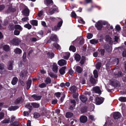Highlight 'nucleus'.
I'll list each match as a JSON object with an SVG mask.
<instances>
[{
	"label": "nucleus",
	"instance_id": "nucleus-1",
	"mask_svg": "<svg viewBox=\"0 0 126 126\" xmlns=\"http://www.w3.org/2000/svg\"><path fill=\"white\" fill-rule=\"evenodd\" d=\"M70 90L71 93L73 94V96L74 98L77 100L78 95V93L77 92V88L75 86H73L70 87Z\"/></svg>",
	"mask_w": 126,
	"mask_h": 126
},
{
	"label": "nucleus",
	"instance_id": "nucleus-2",
	"mask_svg": "<svg viewBox=\"0 0 126 126\" xmlns=\"http://www.w3.org/2000/svg\"><path fill=\"white\" fill-rule=\"evenodd\" d=\"M107 22L103 21H99L95 24V26L98 30H100L102 28L103 25H105Z\"/></svg>",
	"mask_w": 126,
	"mask_h": 126
},
{
	"label": "nucleus",
	"instance_id": "nucleus-3",
	"mask_svg": "<svg viewBox=\"0 0 126 126\" xmlns=\"http://www.w3.org/2000/svg\"><path fill=\"white\" fill-rule=\"evenodd\" d=\"M21 42L20 40L18 38H14L11 41L10 43L13 45L15 46H17Z\"/></svg>",
	"mask_w": 126,
	"mask_h": 126
},
{
	"label": "nucleus",
	"instance_id": "nucleus-4",
	"mask_svg": "<svg viewBox=\"0 0 126 126\" xmlns=\"http://www.w3.org/2000/svg\"><path fill=\"white\" fill-rule=\"evenodd\" d=\"M104 100V98L102 97H97L96 98V105H99L102 104Z\"/></svg>",
	"mask_w": 126,
	"mask_h": 126
},
{
	"label": "nucleus",
	"instance_id": "nucleus-5",
	"mask_svg": "<svg viewBox=\"0 0 126 126\" xmlns=\"http://www.w3.org/2000/svg\"><path fill=\"white\" fill-rule=\"evenodd\" d=\"M60 19V21L58 23L57 26L55 27L54 29V30L56 31L60 29V28L61 26L63 23L62 20L61 19Z\"/></svg>",
	"mask_w": 126,
	"mask_h": 126
},
{
	"label": "nucleus",
	"instance_id": "nucleus-6",
	"mask_svg": "<svg viewBox=\"0 0 126 126\" xmlns=\"http://www.w3.org/2000/svg\"><path fill=\"white\" fill-rule=\"evenodd\" d=\"M93 91L94 93L98 94L99 95L101 94V91L98 87H94L93 89Z\"/></svg>",
	"mask_w": 126,
	"mask_h": 126
},
{
	"label": "nucleus",
	"instance_id": "nucleus-7",
	"mask_svg": "<svg viewBox=\"0 0 126 126\" xmlns=\"http://www.w3.org/2000/svg\"><path fill=\"white\" fill-rule=\"evenodd\" d=\"M5 70L3 64L0 63V73L3 74L5 73Z\"/></svg>",
	"mask_w": 126,
	"mask_h": 126
},
{
	"label": "nucleus",
	"instance_id": "nucleus-8",
	"mask_svg": "<svg viewBox=\"0 0 126 126\" xmlns=\"http://www.w3.org/2000/svg\"><path fill=\"white\" fill-rule=\"evenodd\" d=\"M67 62L63 60L62 59L59 60L58 62V64L60 66H63L66 64Z\"/></svg>",
	"mask_w": 126,
	"mask_h": 126
},
{
	"label": "nucleus",
	"instance_id": "nucleus-9",
	"mask_svg": "<svg viewBox=\"0 0 126 126\" xmlns=\"http://www.w3.org/2000/svg\"><path fill=\"white\" fill-rule=\"evenodd\" d=\"M24 15L26 16L29 15V9L27 7L25 8L22 12Z\"/></svg>",
	"mask_w": 126,
	"mask_h": 126
},
{
	"label": "nucleus",
	"instance_id": "nucleus-10",
	"mask_svg": "<svg viewBox=\"0 0 126 126\" xmlns=\"http://www.w3.org/2000/svg\"><path fill=\"white\" fill-rule=\"evenodd\" d=\"M87 120V117L85 116H81L80 118V122L82 123L86 122Z\"/></svg>",
	"mask_w": 126,
	"mask_h": 126
},
{
	"label": "nucleus",
	"instance_id": "nucleus-11",
	"mask_svg": "<svg viewBox=\"0 0 126 126\" xmlns=\"http://www.w3.org/2000/svg\"><path fill=\"white\" fill-rule=\"evenodd\" d=\"M58 67L57 64L55 63H54L52 65V69L55 73H57L58 71Z\"/></svg>",
	"mask_w": 126,
	"mask_h": 126
},
{
	"label": "nucleus",
	"instance_id": "nucleus-12",
	"mask_svg": "<svg viewBox=\"0 0 126 126\" xmlns=\"http://www.w3.org/2000/svg\"><path fill=\"white\" fill-rule=\"evenodd\" d=\"M28 73L27 69V68L25 69H23L20 73V75L22 77L26 75Z\"/></svg>",
	"mask_w": 126,
	"mask_h": 126
},
{
	"label": "nucleus",
	"instance_id": "nucleus-13",
	"mask_svg": "<svg viewBox=\"0 0 126 126\" xmlns=\"http://www.w3.org/2000/svg\"><path fill=\"white\" fill-rule=\"evenodd\" d=\"M121 115L120 113L118 112L114 113L113 115L114 118L115 119H117L120 117Z\"/></svg>",
	"mask_w": 126,
	"mask_h": 126
},
{
	"label": "nucleus",
	"instance_id": "nucleus-14",
	"mask_svg": "<svg viewBox=\"0 0 126 126\" xmlns=\"http://www.w3.org/2000/svg\"><path fill=\"white\" fill-rule=\"evenodd\" d=\"M50 113L49 112L48 110H44L43 111V115L45 116L48 118H49L50 117L49 114Z\"/></svg>",
	"mask_w": 126,
	"mask_h": 126
},
{
	"label": "nucleus",
	"instance_id": "nucleus-15",
	"mask_svg": "<svg viewBox=\"0 0 126 126\" xmlns=\"http://www.w3.org/2000/svg\"><path fill=\"white\" fill-rule=\"evenodd\" d=\"M71 102L72 104L71 106L70 107V109L71 110H72L73 108L76 105V102L74 100H71Z\"/></svg>",
	"mask_w": 126,
	"mask_h": 126
},
{
	"label": "nucleus",
	"instance_id": "nucleus-16",
	"mask_svg": "<svg viewBox=\"0 0 126 126\" xmlns=\"http://www.w3.org/2000/svg\"><path fill=\"white\" fill-rule=\"evenodd\" d=\"M79 98L81 101L83 102H85L87 100V98L85 96L82 95L80 96Z\"/></svg>",
	"mask_w": 126,
	"mask_h": 126
},
{
	"label": "nucleus",
	"instance_id": "nucleus-17",
	"mask_svg": "<svg viewBox=\"0 0 126 126\" xmlns=\"http://www.w3.org/2000/svg\"><path fill=\"white\" fill-rule=\"evenodd\" d=\"M15 9L12 8V5L8 6V10L7 11V13H9L10 12H13L15 11Z\"/></svg>",
	"mask_w": 126,
	"mask_h": 126
},
{
	"label": "nucleus",
	"instance_id": "nucleus-18",
	"mask_svg": "<svg viewBox=\"0 0 126 126\" xmlns=\"http://www.w3.org/2000/svg\"><path fill=\"white\" fill-rule=\"evenodd\" d=\"M66 69L65 67H63L61 68L59 70L60 74L62 75H63L65 73V70Z\"/></svg>",
	"mask_w": 126,
	"mask_h": 126
},
{
	"label": "nucleus",
	"instance_id": "nucleus-19",
	"mask_svg": "<svg viewBox=\"0 0 126 126\" xmlns=\"http://www.w3.org/2000/svg\"><path fill=\"white\" fill-rule=\"evenodd\" d=\"M13 62H9L7 66V69L9 70H11L13 68Z\"/></svg>",
	"mask_w": 126,
	"mask_h": 126
},
{
	"label": "nucleus",
	"instance_id": "nucleus-20",
	"mask_svg": "<svg viewBox=\"0 0 126 126\" xmlns=\"http://www.w3.org/2000/svg\"><path fill=\"white\" fill-rule=\"evenodd\" d=\"M22 50L18 48H16L14 50V52L16 54H20L22 52Z\"/></svg>",
	"mask_w": 126,
	"mask_h": 126
},
{
	"label": "nucleus",
	"instance_id": "nucleus-21",
	"mask_svg": "<svg viewBox=\"0 0 126 126\" xmlns=\"http://www.w3.org/2000/svg\"><path fill=\"white\" fill-rule=\"evenodd\" d=\"M32 97H33L36 100H40L41 98V96L38 95L36 94H34L32 95Z\"/></svg>",
	"mask_w": 126,
	"mask_h": 126
},
{
	"label": "nucleus",
	"instance_id": "nucleus-22",
	"mask_svg": "<svg viewBox=\"0 0 126 126\" xmlns=\"http://www.w3.org/2000/svg\"><path fill=\"white\" fill-rule=\"evenodd\" d=\"M76 71L79 73H80L82 71V68L79 66L76 67Z\"/></svg>",
	"mask_w": 126,
	"mask_h": 126
},
{
	"label": "nucleus",
	"instance_id": "nucleus-23",
	"mask_svg": "<svg viewBox=\"0 0 126 126\" xmlns=\"http://www.w3.org/2000/svg\"><path fill=\"white\" fill-rule=\"evenodd\" d=\"M18 80V79L16 77L14 78L11 82L12 84L14 85H15L17 83Z\"/></svg>",
	"mask_w": 126,
	"mask_h": 126
},
{
	"label": "nucleus",
	"instance_id": "nucleus-24",
	"mask_svg": "<svg viewBox=\"0 0 126 126\" xmlns=\"http://www.w3.org/2000/svg\"><path fill=\"white\" fill-rule=\"evenodd\" d=\"M30 23L32 25L35 26H37L38 25L37 21L36 20H32L30 22Z\"/></svg>",
	"mask_w": 126,
	"mask_h": 126
},
{
	"label": "nucleus",
	"instance_id": "nucleus-25",
	"mask_svg": "<svg viewBox=\"0 0 126 126\" xmlns=\"http://www.w3.org/2000/svg\"><path fill=\"white\" fill-rule=\"evenodd\" d=\"M64 57L65 59H68L69 57L70 53L69 52H67L63 53Z\"/></svg>",
	"mask_w": 126,
	"mask_h": 126
},
{
	"label": "nucleus",
	"instance_id": "nucleus-26",
	"mask_svg": "<svg viewBox=\"0 0 126 126\" xmlns=\"http://www.w3.org/2000/svg\"><path fill=\"white\" fill-rule=\"evenodd\" d=\"M32 83V81L31 80H28L27 83V90L29 89L30 88Z\"/></svg>",
	"mask_w": 126,
	"mask_h": 126
},
{
	"label": "nucleus",
	"instance_id": "nucleus-27",
	"mask_svg": "<svg viewBox=\"0 0 126 126\" xmlns=\"http://www.w3.org/2000/svg\"><path fill=\"white\" fill-rule=\"evenodd\" d=\"M3 50L6 51H8L10 50V47L9 46L7 45H5L3 47Z\"/></svg>",
	"mask_w": 126,
	"mask_h": 126
},
{
	"label": "nucleus",
	"instance_id": "nucleus-28",
	"mask_svg": "<svg viewBox=\"0 0 126 126\" xmlns=\"http://www.w3.org/2000/svg\"><path fill=\"white\" fill-rule=\"evenodd\" d=\"M18 108V107L17 106H11L8 108V110L10 111L15 110Z\"/></svg>",
	"mask_w": 126,
	"mask_h": 126
},
{
	"label": "nucleus",
	"instance_id": "nucleus-29",
	"mask_svg": "<svg viewBox=\"0 0 126 126\" xmlns=\"http://www.w3.org/2000/svg\"><path fill=\"white\" fill-rule=\"evenodd\" d=\"M98 42V41L97 40L95 39H92L90 40V43L92 44L95 45L97 44Z\"/></svg>",
	"mask_w": 126,
	"mask_h": 126
},
{
	"label": "nucleus",
	"instance_id": "nucleus-30",
	"mask_svg": "<svg viewBox=\"0 0 126 126\" xmlns=\"http://www.w3.org/2000/svg\"><path fill=\"white\" fill-rule=\"evenodd\" d=\"M31 104L34 108H38L39 106V104L35 103H31Z\"/></svg>",
	"mask_w": 126,
	"mask_h": 126
},
{
	"label": "nucleus",
	"instance_id": "nucleus-31",
	"mask_svg": "<svg viewBox=\"0 0 126 126\" xmlns=\"http://www.w3.org/2000/svg\"><path fill=\"white\" fill-rule=\"evenodd\" d=\"M44 2L45 4H47V5H48L52 3L53 2L52 0H44Z\"/></svg>",
	"mask_w": 126,
	"mask_h": 126
},
{
	"label": "nucleus",
	"instance_id": "nucleus-32",
	"mask_svg": "<svg viewBox=\"0 0 126 126\" xmlns=\"http://www.w3.org/2000/svg\"><path fill=\"white\" fill-rule=\"evenodd\" d=\"M75 60L77 61H79L80 59V57L79 55L78 54H76L75 55L74 57Z\"/></svg>",
	"mask_w": 126,
	"mask_h": 126
},
{
	"label": "nucleus",
	"instance_id": "nucleus-33",
	"mask_svg": "<svg viewBox=\"0 0 126 126\" xmlns=\"http://www.w3.org/2000/svg\"><path fill=\"white\" fill-rule=\"evenodd\" d=\"M73 115V114L70 112H68L66 113V117L67 118H69L71 117Z\"/></svg>",
	"mask_w": 126,
	"mask_h": 126
},
{
	"label": "nucleus",
	"instance_id": "nucleus-34",
	"mask_svg": "<svg viewBox=\"0 0 126 126\" xmlns=\"http://www.w3.org/2000/svg\"><path fill=\"white\" fill-rule=\"evenodd\" d=\"M50 39L54 41H57V38L56 35H52L50 38Z\"/></svg>",
	"mask_w": 126,
	"mask_h": 126
},
{
	"label": "nucleus",
	"instance_id": "nucleus-35",
	"mask_svg": "<svg viewBox=\"0 0 126 126\" xmlns=\"http://www.w3.org/2000/svg\"><path fill=\"white\" fill-rule=\"evenodd\" d=\"M119 100L122 102H125L126 101V97H121L119 98Z\"/></svg>",
	"mask_w": 126,
	"mask_h": 126
},
{
	"label": "nucleus",
	"instance_id": "nucleus-36",
	"mask_svg": "<svg viewBox=\"0 0 126 126\" xmlns=\"http://www.w3.org/2000/svg\"><path fill=\"white\" fill-rule=\"evenodd\" d=\"M9 118H6L2 121V123H8L9 122Z\"/></svg>",
	"mask_w": 126,
	"mask_h": 126
},
{
	"label": "nucleus",
	"instance_id": "nucleus-37",
	"mask_svg": "<svg viewBox=\"0 0 126 126\" xmlns=\"http://www.w3.org/2000/svg\"><path fill=\"white\" fill-rule=\"evenodd\" d=\"M24 27L26 28H27L28 29H31L32 27V26L29 24H25L24 26Z\"/></svg>",
	"mask_w": 126,
	"mask_h": 126
},
{
	"label": "nucleus",
	"instance_id": "nucleus-38",
	"mask_svg": "<svg viewBox=\"0 0 126 126\" xmlns=\"http://www.w3.org/2000/svg\"><path fill=\"white\" fill-rule=\"evenodd\" d=\"M69 49L73 52H75L76 50V48L75 47L73 46H71L69 47Z\"/></svg>",
	"mask_w": 126,
	"mask_h": 126
},
{
	"label": "nucleus",
	"instance_id": "nucleus-39",
	"mask_svg": "<svg viewBox=\"0 0 126 126\" xmlns=\"http://www.w3.org/2000/svg\"><path fill=\"white\" fill-rule=\"evenodd\" d=\"M15 29H18L21 31L22 29V28L21 27V26L18 25H15Z\"/></svg>",
	"mask_w": 126,
	"mask_h": 126
},
{
	"label": "nucleus",
	"instance_id": "nucleus-40",
	"mask_svg": "<svg viewBox=\"0 0 126 126\" xmlns=\"http://www.w3.org/2000/svg\"><path fill=\"white\" fill-rule=\"evenodd\" d=\"M55 9L54 8L53 9H50L49 10L48 13L50 14H53L54 13V12L55 11Z\"/></svg>",
	"mask_w": 126,
	"mask_h": 126
},
{
	"label": "nucleus",
	"instance_id": "nucleus-41",
	"mask_svg": "<svg viewBox=\"0 0 126 126\" xmlns=\"http://www.w3.org/2000/svg\"><path fill=\"white\" fill-rule=\"evenodd\" d=\"M21 100V98H19L17 99L15 101V103L16 104H17L19 103Z\"/></svg>",
	"mask_w": 126,
	"mask_h": 126
},
{
	"label": "nucleus",
	"instance_id": "nucleus-42",
	"mask_svg": "<svg viewBox=\"0 0 126 126\" xmlns=\"http://www.w3.org/2000/svg\"><path fill=\"white\" fill-rule=\"evenodd\" d=\"M53 46L57 49H60L61 47L57 43H55L54 44Z\"/></svg>",
	"mask_w": 126,
	"mask_h": 126
},
{
	"label": "nucleus",
	"instance_id": "nucleus-43",
	"mask_svg": "<svg viewBox=\"0 0 126 126\" xmlns=\"http://www.w3.org/2000/svg\"><path fill=\"white\" fill-rule=\"evenodd\" d=\"M93 74L94 76V77L95 78H97L98 76V72L96 70H95L93 72Z\"/></svg>",
	"mask_w": 126,
	"mask_h": 126
},
{
	"label": "nucleus",
	"instance_id": "nucleus-44",
	"mask_svg": "<svg viewBox=\"0 0 126 126\" xmlns=\"http://www.w3.org/2000/svg\"><path fill=\"white\" fill-rule=\"evenodd\" d=\"M47 55L51 59L54 56V54L52 53H47Z\"/></svg>",
	"mask_w": 126,
	"mask_h": 126
},
{
	"label": "nucleus",
	"instance_id": "nucleus-45",
	"mask_svg": "<svg viewBox=\"0 0 126 126\" xmlns=\"http://www.w3.org/2000/svg\"><path fill=\"white\" fill-rule=\"evenodd\" d=\"M90 81L91 83L93 84H94L96 83V82L95 80L93 78H91Z\"/></svg>",
	"mask_w": 126,
	"mask_h": 126
},
{
	"label": "nucleus",
	"instance_id": "nucleus-46",
	"mask_svg": "<svg viewBox=\"0 0 126 126\" xmlns=\"http://www.w3.org/2000/svg\"><path fill=\"white\" fill-rule=\"evenodd\" d=\"M106 49V50L109 52L111 51L112 50L111 47H110L108 45L107 46Z\"/></svg>",
	"mask_w": 126,
	"mask_h": 126
},
{
	"label": "nucleus",
	"instance_id": "nucleus-47",
	"mask_svg": "<svg viewBox=\"0 0 126 126\" xmlns=\"http://www.w3.org/2000/svg\"><path fill=\"white\" fill-rule=\"evenodd\" d=\"M26 107L29 109L30 111L32 109V106H31L30 104L29 103L28 104L26 105Z\"/></svg>",
	"mask_w": 126,
	"mask_h": 126
},
{
	"label": "nucleus",
	"instance_id": "nucleus-48",
	"mask_svg": "<svg viewBox=\"0 0 126 126\" xmlns=\"http://www.w3.org/2000/svg\"><path fill=\"white\" fill-rule=\"evenodd\" d=\"M45 82L46 84H48L49 83L51 82V80L49 78H46Z\"/></svg>",
	"mask_w": 126,
	"mask_h": 126
},
{
	"label": "nucleus",
	"instance_id": "nucleus-49",
	"mask_svg": "<svg viewBox=\"0 0 126 126\" xmlns=\"http://www.w3.org/2000/svg\"><path fill=\"white\" fill-rule=\"evenodd\" d=\"M101 63L100 62L98 63L96 65V68L97 69H99L101 67Z\"/></svg>",
	"mask_w": 126,
	"mask_h": 126
},
{
	"label": "nucleus",
	"instance_id": "nucleus-50",
	"mask_svg": "<svg viewBox=\"0 0 126 126\" xmlns=\"http://www.w3.org/2000/svg\"><path fill=\"white\" fill-rule=\"evenodd\" d=\"M38 34L39 35V36L40 37L38 39V40L40 39L41 37H42V35L43 34V32L42 31H41L39 32H38Z\"/></svg>",
	"mask_w": 126,
	"mask_h": 126
},
{
	"label": "nucleus",
	"instance_id": "nucleus-51",
	"mask_svg": "<svg viewBox=\"0 0 126 126\" xmlns=\"http://www.w3.org/2000/svg\"><path fill=\"white\" fill-rule=\"evenodd\" d=\"M11 126H18V123L17 122H15L12 124L11 123Z\"/></svg>",
	"mask_w": 126,
	"mask_h": 126
},
{
	"label": "nucleus",
	"instance_id": "nucleus-52",
	"mask_svg": "<svg viewBox=\"0 0 126 126\" xmlns=\"http://www.w3.org/2000/svg\"><path fill=\"white\" fill-rule=\"evenodd\" d=\"M85 57H82L81 60L80 62V63L81 64H84L85 60Z\"/></svg>",
	"mask_w": 126,
	"mask_h": 126
},
{
	"label": "nucleus",
	"instance_id": "nucleus-53",
	"mask_svg": "<svg viewBox=\"0 0 126 126\" xmlns=\"http://www.w3.org/2000/svg\"><path fill=\"white\" fill-rule=\"evenodd\" d=\"M40 116V114L38 113H35L34 114V117L35 118H38Z\"/></svg>",
	"mask_w": 126,
	"mask_h": 126
},
{
	"label": "nucleus",
	"instance_id": "nucleus-54",
	"mask_svg": "<svg viewBox=\"0 0 126 126\" xmlns=\"http://www.w3.org/2000/svg\"><path fill=\"white\" fill-rule=\"evenodd\" d=\"M78 21L80 23L84 24L85 23V22L81 18H79L78 20Z\"/></svg>",
	"mask_w": 126,
	"mask_h": 126
},
{
	"label": "nucleus",
	"instance_id": "nucleus-55",
	"mask_svg": "<svg viewBox=\"0 0 126 126\" xmlns=\"http://www.w3.org/2000/svg\"><path fill=\"white\" fill-rule=\"evenodd\" d=\"M93 36V34L91 33H88L87 36V38L88 39L91 38Z\"/></svg>",
	"mask_w": 126,
	"mask_h": 126
},
{
	"label": "nucleus",
	"instance_id": "nucleus-56",
	"mask_svg": "<svg viewBox=\"0 0 126 126\" xmlns=\"http://www.w3.org/2000/svg\"><path fill=\"white\" fill-rule=\"evenodd\" d=\"M107 41L108 42H110L111 43V38H110L109 36H107L106 37Z\"/></svg>",
	"mask_w": 126,
	"mask_h": 126
},
{
	"label": "nucleus",
	"instance_id": "nucleus-57",
	"mask_svg": "<svg viewBox=\"0 0 126 126\" xmlns=\"http://www.w3.org/2000/svg\"><path fill=\"white\" fill-rule=\"evenodd\" d=\"M46 86V84L45 83H42L39 85V87L43 88L45 87Z\"/></svg>",
	"mask_w": 126,
	"mask_h": 126
},
{
	"label": "nucleus",
	"instance_id": "nucleus-58",
	"mask_svg": "<svg viewBox=\"0 0 126 126\" xmlns=\"http://www.w3.org/2000/svg\"><path fill=\"white\" fill-rule=\"evenodd\" d=\"M89 118L92 121H94L95 120V119L94 118V116L92 115H89Z\"/></svg>",
	"mask_w": 126,
	"mask_h": 126
},
{
	"label": "nucleus",
	"instance_id": "nucleus-59",
	"mask_svg": "<svg viewBox=\"0 0 126 126\" xmlns=\"http://www.w3.org/2000/svg\"><path fill=\"white\" fill-rule=\"evenodd\" d=\"M80 41L79 43L81 45H82L83 44L84 39L82 37H80Z\"/></svg>",
	"mask_w": 126,
	"mask_h": 126
},
{
	"label": "nucleus",
	"instance_id": "nucleus-60",
	"mask_svg": "<svg viewBox=\"0 0 126 126\" xmlns=\"http://www.w3.org/2000/svg\"><path fill=\"white\" fill-rule=\"evenodd\" d=\"M14 33L16 35H18L20 33V32L17 30H15L14 31Z\"/></svg>",
	"mask_w": 126,
	"mask_h": 126
},
{
	"label": "nucleus",
	"instance_id": "nucleus-61",
	"mask_svg": "<svg viewBox=\"0 0 126 126\" xmlns=\"http://www.w3.org/2000/svg\"><path fill=\"white\" fill-rule=\"evenodd\" d=\"M29 20L28 17H25L22 19V20L23 22H25Z\"/></svg>",
	"mask_w": 126,
	"mask_h": 126
},
{
	"label": "nucleus",
	"instance_id": "nucleus-62",
	"mask_svg": "<svg viewBox=\"0 0 126 126\" xmlns=\"http://www.w3.org/2000/svg\"><path fill=\"white\" fill-rule=\"evenodd\" d=\"M61 94V93L60 92H57L55 94V95L57 97H59L60 96V95Z\"/></svg>",
	"mask_w": 126,
	"mask_h": 126
},
{
	"label": "nucleus",
	"instance_id": "nucleus-63",
	"mask_svg": "<svg viewBox=\"0 0 126 126\" xmlns=\"http://www.w3.org/2000/svg\"><path fill=\"white\" fill-rule=\"evenodd\" d=\"M69 72L70 75H72L74 72V71L72 69H70L69 71Z\"/></svg>",
	"mask_w": 126,
	"mask_h": 126
},
{
	"label": "nucleus",
	"instance_id": "nucleus-64",
	"mask_svg": "<svg viewBox=\"0 0 126 126\" xmlns=\"http://www.w3.org/2000/svg\"><path fill=\"white\" fill-rule=\"evenodd\" d=\"M43 12L42 11H40L38 14V16L39 17L43 15Z\"/></svg>",
	"mask_w": 126,
	"mask_h": 126
}]
</instances>
